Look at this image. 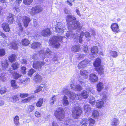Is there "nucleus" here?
I'll return each instance as SVG.
<instances>
[{"label": "nucleus", "mask_w": 126, "mask_h": 126, "mask_svg": "<svg viewBox=\"0 0 126 126\" xmlns=\"http://www.w3.org/2000/svg\"><path fill=\"white\" fill-rule=\"evenodd\" d=\"M52 53L51 50L49 49L44 48L39 51V54L40 57L44 59L46 57L49 58L51 56Z\"/></svg>", "instance_id": "nucleus-1"}, {"label": "nucleus", "mask_w": 126, "mask_h": 126, "mask_svg": "<svg viewBox=\"0 0 126 126\" xmlns=\"http://www.w3.org/2000/svg\"><path fill=\"white\" fill-rule=\"evenodd\" d=\"M63 39V37L60 36L58 37L53 36L50 39V42L54 47L58 48L60 46V44L58 42L61 41Z\"/></svg>", "instance_id": "nucleus-2"}, {"label": "nucleus", "mask_w": 126, "mask_h": 126, "mask_svg": "<svg viewBox=\"0 0 126 126\" xmlns=\"http://www.w3.org/2000/svg\"><path fill=\"white\" fill-rule=\"evenodd\" d=\"M62 93L64 94L67 95L69 97L72 99H74L76 98V99H79L80 95H76L75 94L69 91L68 89L66 88H64L62 91Z\"/></svg>", "instance_id": "nucleus-3"}, {"label": "nucleus", "mask_w": 126, "mask_h": 126, "mask_svg": "<svg viewBox=\"0 0 126 126\" xmlns=\"http://www.w3.org/2000/svg\"><path fill=\"white\" fill-rule=\"evenodd\" d=\"M56 117L60 121L63 119L64 117V111L63 109L60 108L56 110L55 112Z\"/></svg>", "instance_id": "nucleus-4"}, {"label": "nucleus", "mask_w": 126, "mask_h": 126, "mask_svg": "<svg viewBox=\"0 0 126 126\" xmlns=\"http://www.w3.org/2000/svg\"><path fill=\"white\" fill-rule=\"evenodd\" d=\"M72 111L73 117L75 119H77L82 113V111L80 107L77 106L74 108Z\"/></svg>", "instance_id": "nucleus-5"}, {"label": "nucleus", "mask_w": 126, "mask_h": 126, "mask_svg": "<svg viewBox=\"0 0 126 126\" xmlns=\"http://www.w3.org/2000/svg\"><path fill=\"white\" fill-rule=\"evenodd\" d=\"M68 29L71 30L78 29H80L82 28L81 25L78 21L73 22L70 25H69L68 27Z\"/></svg>", "instance_id": "nucleus-6"}, {"label": "nucleus", "mask_w": 126, "mask_h": 126, "mask_svg": "<svg viewBox=\"0 0 126 126\" xmlns=\"http://www.w3.org/2000/svg\"><path fill=\"white\" fill-rule=\"evenodd\" d=\"M42 11V8L40 6H37L33 7L30 10L29 13L32 15H35Z\"/></svg>", "instance_id": "nucleus-7"}, {"label": "nucleus", "mask_w": 126, "mask_h": 126, "mask_svg": "<svg viewBox=\"0 0 126 126\" xmlns=\"http://www.w3.org/2000/svg\"><path fill=\"white\" fill-rule=\"evenodd\" d=\"M45 64V63L43 62H34L33 63V67L34 68L39 70L41 68L42 65Z\"/></svg>", "instance_id": "nucleus-8"}, {"label": "nucleus", "mask_w": 126, "mask_h": 126, "mask_svg": "<svg viewBox=\"0 0 126 126\" xmlns=\"http://www.w3.org/2000/svg\"><path fill=\"white\" fill-rule=\"evenodd\" d=\"M60 22H58L55 25V31L59 33V34H61L64 32V30L65 29V28L63 26V28H59L58 27H60Z\"/></svg>", "instance_id": "nucleus-9"}, {"label": "nucleus", "mask_w": 126, "mask_h": 126, "mask_svg": "<svg viewBox=\"0 0 126 126\" xmlns=\"http://www.w3.org/2000/svg\"><path fill=\"white\" fill-rule=\"evenodd\" d=\"M110 28L112 31L115 33H118L120 31L119 27L118 24L116 23L112 24Z\"/></svg>", "instance_id": "nucleus-10"}, {"label": "nucleus", "mask_w": 126, "mask_h": 126, "mask_svg": "<svg viewBox=\"0 0 126 126\" xmlns=\"http://www.w3.org/2000/svg\"><path fill=\"white\" fill-rule=\"evenodd\" d=\"M22 18L24 26L25 28L27 27L30 22L31 21V19L29 17L26 16H23Z\"/></svg>", "instance_id": "nucleus-11"}, {"label": "nucleus", "mask_w": 126, "mask_h": 126, "mask_svg": "<svg viewBox=\"0 0 126 126\" xmlns=\"http://www.w3.org/2000/svg\"><path fill=\"white\" fill-rule=\"evenodd\" d=\"M84 35H85L86 37L88 38V40H89L91 39L90 35V34L88 32H86L84 33L83 32H81L79 38V43H81L82 42V38Z\"/></svg>", "instance_id": "nucleus-12"}, {"label": "nucleus", "mask_w": 126, "mask_h": 126, "mask_svg": "<svg viewBox=\"0 0 126 126\" xmlns=\"http://www.w3.org/2000/svg\"><path fill=\"white\" fill-rule=\"evenodd\" d=\"M51 34L49 28H45L41 32V35L45 37H47L50 35Z\"/></svg>", "instance_id": "nucleus-13"}, {"label": "nucleus", "mask_w": 126, "mask_h": 126, "mask_svg": "<svg viewBox=\"0 0 126 126\" xmlns=\"http://www.w3.org/2000/svg\"><path fill=\"white\" fill-rule=\"evenodd\" d=\"M89 79L92 82H95L97 81L98 77L94 73L90 74L89 76Z\"/></svg>", "instance_id": "nucleus-14"}, {"label": "nucleus", "mask_w": 126, "mask_h": 126, "mask_svg": "<svg viewBox=\"0 0 126 126\" xmlns=\"http://www.w3.org/2000/svg\"><path fill=\"white\" fill-rule=\"evenodd\" d=\"M66 20L68 24V27L69 25H70L73 22H72L73 20H76V18L74 17L73 16L69 15L66 16Z\"/></svg>", "instance_id": "nucleus-15"}, {"label": "nucleus", "mask_w": 126, "mask_h": 126, "mask_svg": "<svg viewBox=\"0 0 126 126\" xmlns=\"http://www.w3.org/2000/svg\"><path fill=\"white\" fill-rule=\"evenodd\" d=\"M88 61L83 60L80 62L78 65V67L79 68H83L86 66L87 64L89 63Z\"/></svg>", "instance_id": "nucleus-16"}, {"label": "nucleus", "mask_w": 126, "mask_h": 126, "mask_svg": "<svg viewBox=\"0 0 126 126\" xmlns=\"http://www.w3.org/2000/svg\"><path fill=\"white\" fill-rule=\"evenodd\" d=\"M46 87V85L44 84H41L34 91V93H37L40 91L44 92V89Z\"/></svg>", "instance_id": "nucleus-17"}, {"label": "nucleus", "mask_w": 126, "mask_h": 126, "mask_svg": "<svg viewBox=\"0 0 126 126\" xmlns=\"http://www.w3.org/2000/svg\"><path fill=\"white\" fill-rule=\"evenodd\" d=\"M15 20L14 19V15L11 13H10L7 18V21L9 23L12 24Z\"/></svg>", "instance_id": "nucleus-18"}, {"label": "nucleus", "mask_w": 126, "mask_h": 126, "mask_svg": "<svg viewBox=\"0 0 126 126\" xmlns=\"http://www.w3.org/2000/svg\"><path fill=\"white\" fill-rule=\"evenodd\" d=\"M70 86L71 88L73 90L77 91H80L82 90L81 86L79 85L74 86L73 84L70 85Z\"/></svg>", "instance_id": "nucleus-19"}, {"label": "nucleus", "mask_w": 126, "mask_h": 126, "mask_svg": "<svg viewBox=\"0 0 126 126\" xmlns=\"http://www.w3.org/2000/svg\"><path fill=\"white\" fill-rule=\"evenodd\" d=\"M2 27L3 30L6 32H8L10 31L9 24L7 23H4L2 25Z\"/></svg>", "instance_id": "nucleus-20"}, {"label": "nucleus", "mask_w": 126, "mask_h": 126, "mask_svg": "<svg viewBox=\"0 0 126 126\" xmlns=\"http://www.w3.org/2000/svg\"><path fill=\"white\" fill-rule=\"evenodd\" d=\"M119 123L118 119L114 118L112 120L111 124L112 126H118Z\"/></svg>", "instance_id": "nucleus-21"}, {"label": "nucleus", "mask_w": 126, "mask_h": 126, "mask_svg": "<svg viewBox=\"0 0 126 126\" xmlns=\"http://www.w3.org/2000/svg\"><path fill=\"white\" fill-rule=\"evenodd\" d=\"M97 90L98 92H100L104 88V85L102 83L99 82L97 85Z\"/></svg>", "instance_id": "nucleus-22"}, {"label": "nucleus", "mask_w": 126, "mask_h": 126, "mask_svg": "<svg viewBox=\"0 0 126 126\" xmlns=\"http://www.w3.org/2000/svg\"><path fill=\"white\" fill-rule=\"evenodd\" d=\"M1 65L3 70L6 69L8 67V64L7 61L5 60L4 61H2Z\"/></svg>", "instance_id": "nucleus-23"}, {"label": "nucleus", "mask_w": 126, "mask_h": 126, "mask_svg": "<svg viewBox=\"0 0 126 126\" xmlns=\"http://www.w3.org/2000/svg\"><path fill=\"white\" fill-rule=\"evenodd\" d=\"M80 74L83 77L84 79H87L88 76V72L87 70H82L80 71Z\"/></svg>", "instance_id": "nucleus-24"}, {"label": "nucleus", "mask_w": 126, "mask_h": 126, "mask_svg": "<svg viewBox=\"0 0 126 126\" xmlns=\"http://www.w3.org/2000/svg\"><path fill=\"white\" fill-rule=\"evenodd\" d=\"M109 55L110 56L112 57L113 58H116L118 56V53L117 52L114 51L110 50L109 51Z\"/></svg>", "instance_id": "nucleus-25"}, {"label": "nucleus", "mask_w": 126, "mask_h": 126, "mask_svg": "<svg viewBox=\"0 0 126 126\" xmlns=\"http://www.w3.org/2000/svg\"><path fill=\"white\" fill-rule=\"evenodd\" d=\"M41 44L39 43L35 42L32 43L31 45V47L33 49L38 48L41 47Z\"/></svg>", "instance_id": "nucleus-26"}, {"label": "nucleus", "mask_w": 126, "mask_h": 126, "mask_svg": "<svg viewBox=\"0 0 126 126\" xmlns=\"http://www.w3.org/2000/svg\"><path fill=\"white\" fill-rule=\"evenodd\" d=\"M99 112L96 110H93L92 116L94 118L97 119L99 116Z\"/></svg>", "instance_id": "nucleus-27"}, {"label": "nucleus", "mask_w": 126, "mask_h": 126, "mask_svg": "<svg viewBox=\"0 0 126 126\" xmlns=\"http://www.w3.org/2000/svg\"><path fill=\"white\" fill-rule=\"evenodd\" d=\"M98 47L96 46H94L91 48V51L93 55H94L98 52Z\"/></svg>", "instance_id": "nucleus-28"}, {"label": "nucleus", "mask_w": 126, "mask_h": 126, "mask_svg": "<svg viewBox=\"0 0 126 126\" xmlns=\"http://www.w3.org/2000/svg\"><path fill=\"white\" fill-rule=\"evenodd\" d=\"M101 60L100 59L98 58L96 59L94 63V65L95 67H98L101 65Z\"/></svg>", "instance_id": "nucleus-29"}, {"label": "nucleus", "mask_w": 126, "mask_h": 126, "mask_svg": "<svg viewBox=\"0 0 126 126\" xmlns=\"http://www.w3.org/2000/svg\"><path fill=\"white\" fill-rule=\"evenodd\" d=\"M84 108L85 113L88 114L91 112V110L89 105H85Z\"/></svg>", "instance_id": "nucleus-30"}, {"label": "nucleus", "mask_w": 126, "mask_h": 126, "mask_svg": "<svg viewBox=\"0 0 126 126\" xmlns=\"http://www.w3.org/2000/svg\"><path fill=\"white\" fill-rule=\"evenodd\" d=\"M30 43L29 41L27 39H23L21 42V44L24 46H27Z\"/></svg>", "instance_id": "nucleus-31"}, {"label": "nucleus", "mask_w": 126, "mask_h": 126, "mask_svg": "<svg viewBox=\"0 0 126 126\" xmlns=\"http://www.w3.org/2000/svg\"><path fill=\"white\" fill-rule=\"evenodd\" d=\"M14 124L16 126H18L19 124V117L18 116L15 117L14 119Z\"/></svg>", "instance_id": "nucleus-32"}, {"label": "nucleus", "mask_w": 126, "mask_h": 126, "mask_svg": "<svg viewBox=\"0 0 126 126\" xmlns=\"http://www.w3.org/2000/svg\"><path fill=\"white\" fill-rule=\"evenodd\" d=\"M69 31H67V33H66V35L67 37H74V36L75 34H74L72 31H71V30L68 29Z\"/></svg>", "instance_id": "nucleus-33"}, {"label": "nucleus", "mask_w": 126, "mask_h": 126, "mask_svg": "<svg viewBox=\"0 0 126 126\" xmlns=\"http://www.w3.org/2000/svg\"><path fill=\"white\" fill-rule=\"evenodd\" d=\"M42 79V76L38 74H37L34 77V79L37 82L41 81Z\"/></svg>", "instance_id": "nucleus-34"}, {"label": "nucleus", "mask_w": 126, "mask_h": 126, "mask_svg": "<svg viewBox=\"0 0 126 126\" xmlns=\"http://www.w3.org/2000/svg\"><path fill=\"white\" fill-rule=\"evenodd\" d=\"M16 56L15 54H13L10 56L8 58L9 61L10 62L12 63L16 60Z\"/></svg>", "instance_id": "nucleus-35"}, {"label": "nucleus", "mask_w": 126, "mask_h": 126, "mask_svg": "<svg viewBox=\"0 0 126 126\" xmlns=\"http://www.w3.org/2000/svg\"><path fill=\"white\" fill-rule=\"evenodd\" d=\"M80 50L79 46V45L74 46L72 48V50L74 52H79Z\"/></svg>", "instance_id": "nucleus-36"}, {"label": "nucleus", "mask_w": 126, "mask_h": 126, "mask_svg": "<svg viewBox=\"0 0 126 126\" xmlns=\"http://www.w3.org/2000/svg\"><path fill=\"white\" fill-rule=\"evenodd\" d=\"M81 95L84 98H87L89 96V93L84 91L81 92Z\"/></svg>", "instance_id": "nucleus-37"}, {"label": "nucleus", "mask_w": 126, "mask_h": 126, "mask_svg": "<svg viewBox=\"0 0 126 126\" xmlns=\"http://www.w3.org/2000/svg\"><path fill=\"white\" fill-rule=\"evenodd\" d=\"M7 77L4 73H1L0 76V79L2 81H4L6 80Z\"/></svg>", "instance_id": "nucleus-38"}, {"label": "nucleus", "mask_w": 126, "mask_h": 126, "mask_svg": "<svg viewBox=\"0 0 126 126\" xmlns=\"http://www.w3.org/2000/svg\"><path fill=\"white\" fill-rule=\"evenodd\" d=\"M34 109V106L32 105H29L27 108V112L29 113L32 112Z\"/></svg>", "instance_id": "nucleus-39"}, {"label": "nucleus", "mask_w": 126, "mask_h": 126, "mask_svg": "<svg viewBox=\"0 0 126 126\" xmlns=\"http://www.w3.org/2000/svg\"><path fill=\"white\" fill-rule=\"evenodd\" d=\"M105 105V103H96V107L99 108H101Z\"/></svg>", "instance_id": "nucleus-40"}, {"label": "nucleus", "mask_w": 126, "mask_h": 126, "mask_svg": "<svg viewBox=\"0 0 126 126\" xmlns=\"http://www.w3.org/2000/svg\"><path fill=\"white\" fill-rule=\"evenodd\" d=\"M11 83L12 86L15 88L17 89L18 87L17 86L16 83V81L15 80H12L11 81Z\"/></svg>", "instance_id": "nucleus-41"}, {"label": "nucleus", "mask_w": 126, "mask_h": 126, "mask_svg": "<svg viewBox=\"0 0 126 126\" xmlns=\"http://www.w3.org/2000/svg\"><path fill=\"white\" fill-rule=\"evenodd\" d=\"M88 123V120L85 119H82V121L81 122L82 126H86Z\"/></svg>", "instance_id": "nucleus-42"}, {"label": "nucleus", "mask_w": 126, "mask_h": 126, "mask_svg": "<svg viewBox=\"0 0 126 126\" xmlns=\"http://www.w3.org/2000/svg\"><path fill=\"white\" fill-rule=\"evenodd\" d=\"M11 45L12 47H9V48H12L14 50H16L17 49L18 46L17 44L13 42L12 43Z\"/></svg>", "instance_id": "nucleus-43"}, {"label": "nucleus", "mask_w": 126, "mask_h": 126, "mask_svg": "<svg viewBox=\"0 0 126 126\" xmlns=\"http://www.w3.org/2000/svg\"><path fill=\"white\" fill-rule=\"evenodd\" d=\"M33 0H23V3L25 5H29L32 2Z\"/></svg>", "instance_id": "nucleus-44"}, {"label": "nucleus", "mask_w": 126, "mask_h": 126, "mask_svg": "<svg viewBox=\"0 0 126 126\" xmlns=\"http://www.w3.org/2000/svg\"><path fill=\"white\" fill-rule=\"evenodd\" d=\"M13 75L14 79H16L21 77V75L15 72H14L13 73Z\"/></svg>", "instance_id": "nucleus-45"}, {"label": "nucleus", "mask_w": 126, "mask_h": 126, "mask_svg": "<svg viewBox=\"0 0 126 126\" xmlns=\"http://www.w3.org/2000/svg\"><path fill=\"white\" fill-rule=\"evenodd\" d=\"M96 70L98 72L101 74H102L104 72L103 69L102 67H100L98 68H96Z\"/></svg>", "instance_id": "nucleus-46"}, {"label": "nucleus", "mask_w": 126, "mask_h": 126, "mask_svg": "<svg viewBox=\"0 0 126 126\" xmlns=\"http://www.w3.org/2000/svg\"><path fill=\"white\" fill-rule=\"evenodd\" d=\"M19 65V64L18 63L16 62L12 64V66L13 69H16L18 68Z\"/></svg>", "instance_id": "nucleus-47"}, {"label": "nucleus", "mask_w": 126, "mask_h": 126, "mask_svg": "<svg viewBox=\"0 0 126 126\" xmlns=\"http://www.w3.org/2000/svg\"><path fill=\"white\" fill-rule=\"evenodd\" d=\"M88 123L89 125L92 126L93 124H94L95 123V120L93 119L90 118L88 120Z\"/></svg>", "instance_id": "nucleus-48"}, {"label": "nucleus", "mask_w": 126, "mask_h": 126, "mask_svg": "<svg viewBox=\"0 0 126 126\" xmlns=\"http://www.w3.org/2000/svg\"><path fill=\"white\" fill-rule=\"evenodd\" d=\"M28 96L29 94L27 93H20L19 94V96L21 98H24Z\"/></svg>", "instance_id": "nucleus-49"}, {"label": "nucleus", "mask_w": 126, "mask_h": 126, "mask_svg": "<svg viewBox=\"0 0 126 126\" xmlns=\"http://www.w3.org/2000/svg\"><path fill=\"white\" fill-rule=\"evenodd\" d=\"M35 72V70L33 69H32L29 71L28 75L29 76H31Z\"/></svg>", "instance_id": "nucleus-50"}, {"label": "nucleus", "mask_w": 126, "mask_h": 126, "mask_svg": "<svg viewBox=\"0 0 126 126\" xmlns=\"http://www.w3.org/2000/svg\"><path fill=\"white\" fill-rule=\"evenodd\" d=\"M58 98L56 96L53 95L51 99V102H54L57 101Z\"/></svg>", "instance_id": "nucleus-51"}, {"label": "nucleus", "mask_w": 126, "mask_h": 126, "mask_svg": "<svg viewBox=\"0 0 126 126\" xmlns=\"http://www.w3.org/2000/svg\"><path fill=\"white\" fill-rule=\"evenodd\" d=\"M33 96H32L31 97H28L27 98L24 99L22 100V101L23 102H29L30 100H31L32 98H33Z\"/></svg>", "instance_id": "nucleus-52"}, {"label": "nucleus", "mask_w": 126, "mask_h": 126, "mask_svg": "<svg viewBox=\"0 0 126 126\" xmlns=\"http://www.w3.org/2000/svg\"><path fill=\"white\" fill-rule=\"evenodd\" d=\"M62 101L63 102H68L67 97L66 95H64L63 97Z\"/></svg>", "instance_id": "nucleus-53"}, {"label": "nucleus", "mask_w": 126, "mask_h": 126, "mask_svg": "<svg viewBox=\"0 0 126 126\" xmlns=\"http://www.w3.org/2000/svg\"><path fill=\"white\" fill-rule=\"evenodd\" d=\"M19 5H17V4L14 5H14H13V6L14 7L15 9L17 12H19L20 11L19 8L18 7Z\"/></svg>", "instance_id": "nucleus-54"}, {"label": "nucleus", "mask_w": 126, "mask_h": 126, "mask_svg": "<svg viewBox=\"0 0 126 126\" xmlns=\"http://www.w3.org/2000/svg\"><path fill=\"white\" fill-rule=\"evenodd\" d=\"M107 99V96L105 95L103 96V98H102L101 101H100V102H106V101Z\"/></svg>", "instance_id": "nucleus-55"}, {"label": "nucleus", "mask_w": 126, "mask_h": 126, "mask_svg": "<svg viewBox=\"0 0 126 126\" xmlns=\"http://www.w3.org/2000/svg\"><path fill=\"white\" fill-rule=\"evenodd\" d=\"M5 52L4 50L3 49H0V56H2L5 55Z\"/></svg>", "instance_id": "nucleus-56"}, {"label": "nucleus", "mask_w": 126, "mask_h": 126, "mask_svg": "<svg viewBox=\"0 0 126 126\" xmlns=\"http://www.w3.org/2000/svg\"><path fill=\"white\" fill-rule=\"evenodd\" d=\"M71 121L69 119H67L65 121V122H64V124L65 125H67V126H71L70 124Z\"/></svg>", "instance_id": "nucleus-57"}, {"label": "nucleus", "mask_w": 126, "mask_h": 126, "mask_svg": "<svg viewBox=\"0 0 126 126\" xmlns=\"http://www.w3.org/2000/svg\"><path fill=\"white\" fill-rule=\"evenodd\" d=\"M6 89L4 87H2L0 89V93L1 94L5 93L6 92Z\"/></svg>", "instance_id": "nucleus-58"}, {"label": "nucleus", "mask_w": 126, "mask_h": 126, "mask_svg": "<svg viewBox=\"0 0 126 126\" xmlns=\"http://www.w3.org/2000/svg\"><path fill=\"white\" fill-rule=\"evenodd\" d=\"M18 25L20 28V30L19 31V34H23V30L22 27V25L20 23H18Z\"/></svg>", "instance_id": "nucleus-59"}, {"label": "nucleus", "mask_w": 126, "mask_h": 126, "mask_svg": "<svg viewBox=\"0 0 126 126\" xmlns=\"http://www.w3.org/2000/svg\"><path fill=\"white\" fill-rule=\"evenodd\" d=\"M35 115L36 117L38 118L41 117V114L40 113L37 111L35 113Z\"/></svg>", "instance_id": "nucleus-60"}, {"label": "nucleus", "mask_w": 126, "mask_h": 126, "mask_svg": "<svg viewBox=\"0 0 126 126\" xmlns=\"http://www.w3.org/2000/svg\"><path fill=\"white\" fill-rule=\"evenodd\" d=\"M15 0L14 4V5L17 4V5H18L21 3L22 1V0Z\"/></svg>", "instance_id": "nucleus-61"}, {"label": "nucleus", "mask_w": 126, "mask_h": 126, "mask_svg": "<svg viewBox=\"0 0 126 126\" xmlns=\"http://www.w3.org/2000/svg\"><path fill=\"white\" fill-rule=\"evenodd\" d=\"M26 68L25 67L23 66L21 67V71L24 74H25L26 73Z\"/></svg>", "instance_id": "nucleus-62"}, {"label": "nucleus", "mask_w": 126, "mask_h": 126, "mask_svg": "<svg viewBox=\"0 0 126 126\" xmlns=\"http://www.w3.org/2000/svg\"><path fill=\"white\" fill-rule=\"evenodd\" d=\"M2 6H0V16H2L4 14V12L2 10Z\"/></svg>", "instance_id": "nucleus-63"}, {"label": "nucleus", "mask_w": 126, "mask_h": 126, "mask_svg": "<svg viewBox=\"0 0 126 126\" xmlns=\"http://www.w3.org/2000/svg\"><path fill=\"white\" fill-rule=\"evenodd\" d=\"M84 51L87 54V53L88 52V47L87 46H85L83 48Z\"/></svg>", "instance_id": "nucleus-64"}]
</instances>
